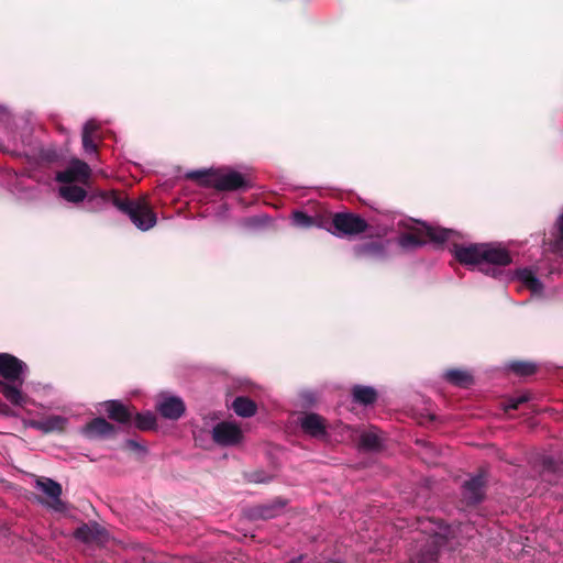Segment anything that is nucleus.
<instances>
[{
    "label": "nucleus",
    "mask_w": 563,
    "mask_h": 563,
    "mask_svg": "<svg viewBox=\"0 0 563 563\" xmlns=\"http://www.w3.org/2000/svg\"><path fill=\"white\" fill-rule=\"evenodd\" d=\"M528 399H529V397L527 395H520L517 397H512L506 401V404L504 406L505 410L508 411V410L518 409L519 406L523 402H527Z\"/></svg>",
    "instance_id": "nucleus-32"
},
{
    "label": "nucleus",
    "mask_w": 563,
    "mask_h": 563,
    "mask_svg": "<svg viewBox=\"0 0 563 563\" xmlns=\"http://www.w3.org/2000/svg\"><path fill=\"white\" fill-rule=\"evenodd\" d=\"M157 411L166 419L177 420L185 412V404L180 397L162 394L156 405Z\"/></svg>",
    "instance_id": "nucleus-10"
},
{
    "label": "nucleus",
    "mask_w": 563,
    "mask_h": 563,
    "mask_svg": "<svg viewBox=\"0 0 563 563\" xmlns=\"http://www.w3.org/2000/svg\"><path fill=\"white\" fill-rule=\"evenodd\" d=\"M232 408L238 416L243 418L252 417L256 412V404L247 397H236Z\"/></svg>",
    "instance_id": "nucleus-23"
},
{
    "label": "nucleus",
    "mask_w": 563,
    "mask_h": 563,
    "mask_svg": "<svg viewBox=\"0 0 563 563\" xmlns=\"http://www.w3.org/2000/svg\"><path fill=\"white\" fill-rule=\"evenodd\" d=\"M244 225L246 227H254L258 223V220L256 218H250L243 221Z\"/></svg>",
    "instance_id": "nucleus-38"
},
{
    "label": "nucleus",
    "mask_w": 563,
    "mask_h": 563,
    "mask_svg": "<svg viewBox=\"0 0 563 563\" xmlns=\"http://www.w3.org/2000/svg\"><path fill=\"white\" fill-rule=\"evenodd\" d=\"M44 389L51 390L52 387L47 385V386H44Z\"/></svg>",
    "instance_id": "nucleus-41"
},
{
    "label": "nucleus",
    "mask_w": 563,
    "mask_h": 563,
    "mask_svg": "<svg viewBox=\"0 0 563 563\" xmlns=\"http://www.w3.org/2000/svg\"><path fill=\"white\" fill-rule=\"evenodd\" d=\"M59 196L68 202H81L87 198V192L74 183H63L59 187Z\"/></svg>",
    "instance_id": "nucleus-21"
},
{
    "label": "nucleus",
    "mask_w": 563,
    "mask_h": 563,
    "mask_svg": "<svg viewBox=\"0 0 563 563\" xmlns=\"http://www.w3.org/2000/svg\"><path fill=\"white\" fill-rule=\"evenodd\" d=\"M126 445H128L129 448H131V449H139V448H141V446L139 445V443H137V442H135L134 440H128V441H126Z\"/></svg>",
    "instance_id": "nucleus-39"
},
{
    "label": "nucleus",
    "mask_w": 563,
    "mask_h": 563,
    "mask_svg": "<svg viewBox=\"0 0 563 563\" xmlns=\"http://www.w3.org/2000/svg\"><path fill=\"white\" fill-rule=\"evenodd\" d=\"M2 173H3V177L8 181V186L10 188V190L16 195H20L21 197H24L23 196V190H24L23 179L25 177L32 178L36 181H40V179L35 176V174H33L29 169H23L18 173L12 168H5L2 170Z\"/></svg>",
    "instance_id": "nucleus-17"
},
{
    "label": "nucleus",
    "mask_w": 563,
    "mask_h": 563,
    "mask_svg": "<svg viewBox=\"0 0 563 563\" xmlns=\"http://www.w3.org/2000/svg\"><path fill=\"white\" fill-rule=\"evenodd\" d=\"M108 417L119 423H129L132 412L119 400H108L101 404Z\"/></svg>",
    "instance_id": "nucleus-20"
},
{
    "label": "nucleus",
    "mask_w": 563,
    "mask_h": 563,
    "mask_svg": "<svg viewBox=\"0 0 563 563\" xmlns=\"http://www.w3.org/2000/svg\"><path fill=\"white\" fill-rule=\"evenodd\" d=\"M285 504L282 501H276L271 505H263L257 507L254 510L253 516L262 519H271L278 515V512L284 508Z\"/></svg>",
    "instance_id": "nucleus-27"
},
{
    "label": "nucleus",
    "mask_w": 563,
    "mask_h": 563,
    "mask_svg": "<svg viewBox=\"0 0 563 563\" xmlns=\"http://www.w3.org/2000/svg\"><path fill=\"white\" fill-rule=\"evenodd\" d=\"M253 481L256 482V483H264L265 482L264 478H260V477H256Z\"/></svg>",
    "instance_id": "nucleus-40"
},
{
    "label": "nucleus",
    "mask_w": 563,
    "mask_h": 563,
    "mask_svg": "<svg viewBox=\"0 0 563 563\" xmlns=\"http://www.w3.org/2000/svg\"><path fill=\"white\" fill-rule=\"evenodd\" d=\"M291 223L297 228L306 229L314 225L316 221L302 211H295L291 214Z\"/></svg>",
    "instance_id": "nucleus-29"
},
{
    "label": "nucleus",
    "mask_w": 563,
    "mask_h": 563,
    "mask_svg": "<svg viewBox=\"0 0 563 563\" xmlns=\"http://www.w3.org/2000/svg\"><path fill=\"white\" fill-rule=\"evenodd\" d=\"M82 146L88 154L97 153V144L95 143L93 136L87 135V132L82 133Z\"/></svg>",
    "instance_id": "nucleus-33"
},
{
    "label": "nucleus",
    "mask_w": 563,
    "mask_h": 563,
    "mask_svg": "<svg viewBox=\"0 0 563 563\" xmlns=\"http://www.w3.org/2000/svg\"><path fill=\"white\" fill-rule=\"evenodd\" d=\"M335 236H351L365 232L367 228L366 221L354 213L340 212L335 213L332 219Z\"/></svg>",
    "instance_id": "nucleus-6"
},
{
    "label": "nucleus",
    "mask_w": 563,
    "mask_h": 563,
    "mask_svg": "<svg viewBox=\"0 0 563 563\" xmlns=\"http://www.w3.org/2000/svg\"><path fill=\"white\" fill-rule=\"evenodd\" d=\"M74 536L82 542H103L107 538L106 530L96 522L80 526L75 530Z\"/></svg>",
    "instance_id": "nucleus-18"
},
{
    "label": "nucleus",
    "mask_w": 563,
    "mask_h": 563,
    "mask_svg": "<svg viewBox=\"0 0 563 563\" xmlns=\"http://www.w3.org/2000/svg\"><path fill=\"white\" fill-rule=\"evenodd\" d=\"M554 472V463L551 459L544 460L543 477H547L549 473Z\"/></svg>",
    "instance_id": "nucleus-37"
},
{
    "label": "nucleus",
    "mask_w": 563,
    "mask_h": 563,
    "mask_svg": "<svg viewBox=\"0 0 563 563\" xmlns=\"http://www.w3.org/2000/svg\"><path fill=\"white\" fill-rule=\"evenodd\" d=\"M383 438L375 428L364 431L360 437V444L365 450H378L382 446Z\"/></svg>",
    "instance_id": "nucleus-22"
},
{
    "label": "nucleus",
    "mask_w": 563,
    "mask_h": 563,
    "mask_svg": "<svg viewBox=\"0 0 563 563\" xmlns=\"http://www.w3.org/2000/svg\"><path fill=\"white\" fill-rule=\"evenodd\" d=\"M352 395L354 401L365 406L373 404L377 397L376 390L368 386H355Z\"/></svg>",
    "instance_id": "nucleus-25"
},
{
    "label": "nucleus",
    "mask_w": 563,
    "mask_h": 563,
    "mask_svg": "<svg viewBox=\"0 0 563 563\" xmlns=\"http://www.w3.org/2000/svg\"><path fill=\"white\" fill-rule=\"evenodd\" d=\"M452 253L461 264L477 267L493 277L499 275V267L512 262L509 251L499 243L454 244Z\"/></svg>",
    "instance_id": "nucleus-1"
},
{
    "label": "nucleus",
    "mask_w": 563,
    "mask_h": 563,
    "mask_svg": "<svg viewBox=\"0 0 563 563\" xmlns=\"http://www.w3.org/2000/svg\"><path fill=\"white\" fill-rule=\"evenodd\" d=\"M507 368L519 376H528L534 373L536 365L530 362L515 361L510 362Z\"/></svg>",
    "instance_id": "nucleus-28"
},
{
    "label": "nucleus",
    "mask_w": 563,
    "mask_h": 563,
    "mask_svg": "<svg viewBox=\"0 0 563 563\" xmlns=\"http://www.w3.org/2000/svg\"><path fill=\"white\" fill-rule=\"evenodd\" d=\"M98 128V123L95 120H88L84 124L82 133L87 132V135L93 136Z\"/></svg>",
    "instance_id": "nucleus-35"
},
{
    "label": "nucleus",
    "mask_w": 563,
    "mask_h": 563,
    "mask_svg": "<svg viewBox=\"0 0 563 563\" xmlns=\"http://www.w3.org/2000/svg\"><path fill=\"white\" fill-rule=\"evenodd\" d=\"M156 419L152 412L137 413L135 417V426L141 430H150L155 427Z\"/></svg>",
    "instance_id": "nucleus-30"
},
{
    "label": "nucleus",
    "mask_w": 563,
    "mask_h": 563,
    "mask_svg": "<svg viewBox=\"0 0 563 563\" xmlns=\"http://www.w3.org/2000/svg\"><path fill=\"white\" fill-rule=\"evenodd\" d=\"M299 424L303 432L310 437L319 439L325 437L327 434L325 421L317 413L310 412L303 415L299 420Z\"/></svg>",
    "instance_id": "nucleus-16"
},
{
    "label": "nucleus",
    "mask_w": 563,
    "mask_h": 563,
    "mask_svg": "<svg viewBox=\"0 0 563 563\" xmlns=\"http://www.w3.org/2000/svg\"><path fill=\"white\" fill-rule=\"evenodd\" d=\"M68 419L64 416L52 415L40 420H29L26 427L38 430L43 433L62 432L65 430Z\"/></svg>",
    "instance_id": "nucleus-12"
},
{
    "label": "nucleus",
    "mask_w": 563,
    "mask_h": 563,
    "mask_svg": "<svg viewBox=\"0 0 563 563\" xmlns=\"http://www.w3.org/2000/svg\"><path fill=\"white\" fill-rule=\"evenodd\" d=\"M512 279L518 280L523 287L529 289L532 296H543L544 286L534 269L528 267L518 268L514 272Z\"/></svg>",
    "instance_id": "nucleus-11"
},
{
    "label": "nucleus",
    "mask_w": 563,
    "mask_h": 563,
    "mask_svg": "<svg viewBox=\"0 0 563 563\" xmlns=\"http://www.w3.org/2000/svg\"><path fill=\"white\" fill-rule=\"evenodd\" d=\"M27 365L9 353H0V394L16 408L36 405L24 391Z\"/></svg>",
    "instance_id": "nucleus-3"
},
{
    "label": "nucleus",
    "mask_w": 563,
    "mask_h": 563,
    "mask_svg": "<svg viewBox=\"0 0 563 563\" xmlns=\"http://www.w3.org/2000/svg\"><path fill=\"white\" fill-rule=\"evenodd\" d=\"M555 229V246L563 251V208L554 223Z\"/></svg>",
    "instance_id": "nucleus-31"
},
{
    "label": "nucleus",
    "mask_w": 563,
    "mask_h": 563,
    "mask_svg": "<svg viewBox=\"0 0 563 563\" xmlns=\"http://www.w3.org/2000/svg\"><path fill=\"white\" fill-rule=\"evenodd\" d=\"M212 439L218 445L233 446L242 441L243 432L235 422L222 421L213 427Z\"/></svg>",
    "instance_id": "nucleus-7"
},
{
    "label": "nucleus",
    "mask_w": 563,
    "mask_h": 563,
    "mask_svg": "<svg viewBox=\"0 0 563 563\" xmlns=\"http://www.w3.org/2000/svg\"><path fill=\"white\" fill-rule=\"evenodd\" d=\"M228 213H229V206L223 203L218 207V209L216 211V217L220 220H223L227 218Z\"/></svg>",
    "instance_id": "nucleus-36"
},
{
    "label": "nucleus",
    "mask_w": 563,
    "mask_h": 563,
    "mask_svg": "<svg viewBox=\"0 0 563 563\" xmlns=\"http://www.w3.org/2000/svg\"><path fill=\"white\" fill-rule=\"evenodd\" d=\"M444 537L440 532L434 531V537L429 541V548L426 552H421L418 558V563H433L437 561L438 556V543L439 538Z\"/></svg>",
    "instance_id": "nucleus-26"
},
{
    "label": "nucleus",
    "mask_w": 563,
    "mask_h": 563,
    "mask_svg": "<svg viewBox=\"0 0 563 563\" xmlns=\"http://www.w3.org/2000/svg\"><path fill=\"white\" fill-rule=\"evenodd\" d=\"M12 153L18 156H25L33 159L49 158V156L40 147V144L36 142V140L32 137L29 128H25L21 135V147H19L18 144H14Z\"/></svg>",
    "instance_id": "nucleus-9"
},
{
    "label": "nucleus",
    "mask_w": 563,
    "mask_h": 563,
    "mask_svg": "<svg viewBox=\"0 0 563 563\" xmlns=\"http://www.w3.org/2000/svg\"><path fill=\"white\" fill-rule=\"evenodd\" d=\"M187 177L201 180L218 190H236L246 186L243 175L232 169L192 170Z\"/></svg>",
    "instance_id": "nucleus-5"
},
{
    "label": "nucleus",
    "mask_w": 563,
    "mask_h": 563,
    "mask_svg": "<svg viewBox=\"0 0 563 563\" xmlns=\"http://www.w3.org/2000/svg\"><path fill=\"white\" fill-rule=\"evenodd\" d=\"M13 406L9 402H3L0 400V416L5 418H15L18 415L12 408Z\"/></svg>",
    "instance_id": "nucleus-34"
},
{
    "label": "nucleus",
    "mask_w": 563,
    "mask_h": 563,
    "mask_svg": "<svg viewBox=\"0 0 563 563\" xmlns=\"http://www.w3.org/2000/svg\"><path fill=\"white\" fill-rule=\"evenodd\" d=\"M399 224L412 230V232L404 233L397 239L398 245L407 251L424 245L427 242L426 239L435 243H443L457 235L453 230L424 223H413L411 220L406 222L400 221Z\"/></svg>",
    "instance_id": "nucleus-4"
},
{
    "label": "nucleus",
    "mask_w": 563,
    "mask_h": 563,
    "mask_svg": "<svg viewBox=\"0 0 563 563\" xmlns=\"http://www.w3.org/2000/svg\"><path fill=\"white\" fill-rule=\"evenodd\" d=\"M485 478L483 475H476L466 481L463 485L462 494L468 505L479 503L484 497Z\"/></svg>",
    "instance_id": "nucleus-13"
},
{
    "label": "nucleus",
    "mask_w": 563,
    "mask_h": 563,
    "mask_svg": "<svg viewBox=\"0 0 563 563\" xmlns=\"http://www.w3.org/2000/svg\"><path fill=\"white\" fill-rule=\"evenodd\" d=\"M289 563H296V561L294 560V561H291V562H289Z\"/></svg>",
    "instance_id": "nucleus-42"
},
{
    "label": "nucleus",
    "mask_w": 563,
    "mask_h": 563,
    "mask_svg": "<svg viewBox=\"0 0 563 563\" xmlns=\"http://www.w3.org/2000/svg\"><path fill=\"white\" fill-rule=\"evenodd\" d=\"M35 487L44 493L49 499L46 505L56 512L66 511V505L60 499L62 486L51 478L36 479Z\"/></svg>",
    "instance_id": "nucleus-8"
},
{
    "label": "nucleus",
    "mask_w": 563,
    "mask_h": 563,
    "mask_svg": "<svg viewBox=\"0 0 563 563\" xmlns=\"http://www.w3.org/2000/svg\"><path fill=\"white\" fill-rule=\"evenodd\" d=\"M353 252L358 258L383 260L387 254V245L383 242L369 241L355 245Z\"/></svg>",
    "instance_id": "nucleus-15"
},
{
    "label": "nucleus",
    "mask_w": 563,
    "mask_h": 563,
    "mask_svg": "<svg viewBox=\"0 0 563 563\" xmlns=\"http://www.w3.org/2000/svg\"><path fill=\"white\" fill-rule=\"evenodd\" d=\"M89 176L90 168L88 164L76 161L66 170L57 173L56 180L59 183L86 181Z\"/></svg>",
    "instance_id": "nucleus-14"
},
{
    "label": "nucleus",
    "mask_w": 563,
    "mask_h": 563,
    "mask_svg": "<svg viewBox=\"0 0 563 563\" xmlns=\"http://www.w3.org/2000/svg\"><path fill=\"white\" fill-rule=\"evenodd\" d=\"M82 431L88 438H107L115 433V428L104 418H95L85 426Z\"/></svg>",
    "instance_id": "nucleus-19"
},
{
    "label": "nucleus",
    "mask_w": 563,
    "mask_h": 563,
    "mask_svg": "<svg viewBox=\"0 0 563 563\" xmlns=\"http://www.w3.org/2000/svg\"><path fill=\"white\" fill-rule=\"evenodd\" d=\"M444 378L457 387H467L473 383L472 375L462 369H449L444 373Z\"/></svg>",
    "instance_id": "nucleus-24"
},
{
    "label": "nucleus",
    "mask_w": 563,
    "mask_h": 563,
    "mask_svg": "<svg viewBox=\"0 0 563 563\" xmlns=\"http://www.w3.org/2000/svg\"><path fill=\"white\" fill-rule=\"evenodd\" d=\"M111 206L126 214L141 231L152 229L157 222L155 212L144 199L130 200L120 197L115 191L106 190H99L87 196V209L89 211L97 212Z\"/></svg>",
    "instance_id": "nucleus-2"
}]
</instances>
